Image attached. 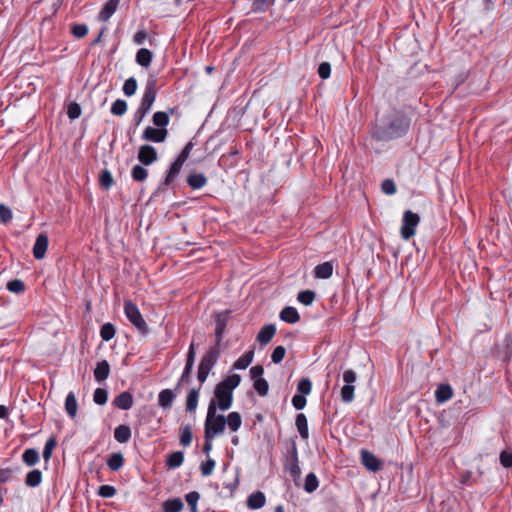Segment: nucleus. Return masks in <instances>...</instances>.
Listing matches in <instances>:
<instances>
[{
	"mask_svg": "<svg viewBox=\"0 0 512 512\" xmlns=\"http://www.w3.org/2000/svg\"><path fill=\"white\" fill-rule=\"evenodd\" d=\"M411 119L402 111L392 110L376 120L372 128V138L380 142H389L406 135Z\"/></svg>",
	"mask_w": 512,
	"mask_h": 512,
	"instance_id": "1",
	"label": "nucleus"
},
{
	"mask_svg": "<svg viewBox=\"0 0 512 512\" xmlns=\"http://www.w3.org/2000/svg\"><path fill=\"white\" fill-rule=\"evenodd\" d=\"M225 426V416L217 414L215 400H211L208 405L207 416L204 423V438L216 437L223 433Z\"/></svg>",
	"mask_w": 512,
	"mask_h": 512,
	"instance_id": "2",
	"label": "nucleus"
},
{
	"mask_svg": "<svg viewBox=\"0 0 512 512\" xmlns=\"http://www.w3.org/2000/svg\"><path fill=\"white\" fill-rule=\"evenodd\" d=\"M124 313L131 324L134 325L142 335H146L149 332V327L146 321L144 320L136 304H134L131 300H125Z\"/></svg>",
	"mask_w": 512,
	"mask_h": 512,
	"instance_id": "3",
	"label": "nucleus"
},
{
	"mask_svg": "<svg viewBox=\"0 0 512 512\" xmlns=\"http://www.w3.org/2000/svg\"><path fill=\"white\" fill-rule=\"evenodd\" d=\"M284 469L293 477L296 486L299 485L301 478V469L299 467L298 451L296 443L293 441L287 450V456L284 462Z\"/></svg>",
	"mask_w": 512,
	"mask_h": 512,
	"instance_id": "4",
	"label": "nucleus"
},
{
	"mask_svg": "<svg viewBox=\"0 0 512 512\" xmlns=\"http://www.w3.org/2000/svg\"><path fill=\"white\" fill-rule=\"evenodd\" d=\"M420 222L418 214L413 213L411 210H406L403 214L401 236L405 240H409L415 235L416 227Z\"/></svg>",
	"mask_w": 512,
	"mask_h": 512,
	"instance_id": "5",
	"label": "nucleus"
},
{
	"mask_svg": "<svg viewBox=\"0 0 512 512\" xmlns=\"http://www.w3.org/2000/svg\"><path fill=\"white\" fill-rule=\"evenodd\" d=\"M216 403V409L219 408L222 411L228 410L233 402V392L226 388L221 383H218L214 389V399Z\"/></svg>",
	"mask_w": 512,
	"mask_h": 512,
	"instance_id": "6",
	"label": "nucleus"
},
{
	"mask_svg": "<svg viewBox=\"0 0 512 512\" xmlns=\"http://www.w3.org/2000/svg\"><path fill=\"white\" fill-rule=\"evenodd\" d=\"M157 96L156 79L149 78L139 104V109L149 112Z\"/></svg>",
	"mask_w": 512,
	"mask_h": 512,
	"instance_id": "7",
	"label": "nucleus"
},
{
	"mask_svg": "<svg viewBox=\"0 0 512 512\" xmlns=\"http://www.w3.org/2000/svg\"><path fill=\"white\" fill-rule=\"evenodd\" d=\"M231 310H224L215 315V344L216 346H220L223 335L225 333V329L227 327L228 321L230 319Z\"/></svg>",
	"mask_w": 512,
	"mask_h": 512,
	"instance_id": "8",
	"label": "nucleus"
},
{
	"mask_svg": "<svg viewBox=\"0 0 512 512\" xmlns=\"http://www.w3.org/2000/svg\"><path fill=\"white\" fill-rule=\"evenodd\" d=\"M219 357H220L219 346L213 345L203 355L198 367L205 369L207 371H211L212 368L216 365Z\"/></svg>",
	"mask_w": 512,
	"mask_h": 512,
	"instance_id": "9",
	"label": "nucleus"
},
{
	"mask_svg": "<svg viewBox=\"0 0 512 512\" xmlns=\"http://www.w3.org/2000/svg\"><path fill=\"white\" fill-rule=\"evenodd\" d=\"M168 136L167 129L153 128L148 126L144 129L142 133V139L145 141L162 143L166 140Z\"/></svg>",
	"mask_w": 512,
	"mask_h": 512,
	"instance_id": "10",
	"label": "nucleus"
},
{
	"mask_svg": "<svg viewBox=\"0 0 512 512\" xmlns=\"http://www.w3.org/2000/svg\"><path fill=\"white\" fill-rule=\"evenodd\" d=\"M138 160L143 165H151L158 159L156 149L151 145H142L138 150Z\"/></svg>",
	"mask_w": 512,
	"mask_h": 512,
	"instance_id": "11",
	"label": "nucleus"
},
{
	"mask_svg": "<svg viewBox=\"0 0 512 512\" xmlns=\"http://www.w3.org/2000/svg\"><path fill=\"white\" fill-rule=\"evenodd\" d=\"M361 463L371 472H377L382 467V462L373 453L364 449L361 451Z\"/></svg>",
	"mask_w": 512,
	"mask_h": 512,
	"instance_id": "12",
	"label": "nucleus"
},
{
	"mask_svg": "<svg viewBox=\"0 0 512 512\" xmlns=\"http://www.w3.org/2000/svg\"><path fill=\"white\" fill-rule=\"evenodd\" d=\"M49 244L48 236L45 233H40L33 246V256L35 259L40 260L45 257Z\"/></svg>",
	"mask_w": 512,
	"mask_h": 512,
	"instance_id": "13",
	"label": "nucleus"
},
{
	"mask_svg": "<svg viewBox=\"0 0 512 512\" xmlns=\"http://www.w3.org/2000/svg\"><path fill=\"white\" fill-rule=\"evenodd\" d=\"M179 390L164 389L158 395V405L164 410H168L172 407L174 400L176 399Z\"/></svg>",
	"mask_w": 512,
	"mask_h": 512,
	"instance_id": "14",
	"label": "nucleus"
},
{
	"mask_svg": "<svg viewBox=\"0 0 512 512\" xmlns=\"http://www.w3.org/2000/svg\"><path fill=\"white\" fill-rule=\"evenodd\" d=\"M185 162L178 157L176 160L171 164L167 175L165 177L164 182L160 185L159 189H162V186H168L171 184V182L178 176V174L181 171V168Z\"/></svg>",
	"mask_w": 512,
	"mask_h": 512,
	"instance_id": "15",
	"label": "nucleus"
},
{
	"mask_svg": "<svg viewBox=\"0 0 512 512\" xmlns=\"http://www.w3.org/2000/svg\"><path fill=\"white\" fill-rule=\"evenodd\" d=\"M113 404L121 410H129L133 406V395L124 391L115 397Z\"/></svg>",
	"mask_w": 512,
	"mask_h": 512,
	"instance_id": "16",
	"label": "nucleus"
},
{
	"mask_svg": "<svg viewBox=\"0 0 512 512\" xmlns=\"http://www.w3.org/2000/svg\"><path fill=\"white\" fill-rule=\"evenodd\" d=\"M119 3L120 0H108L99 12L98 19L103 22L108 21L115 13Z\"/></svg>",
	"mask_w": 512,
	"mask_h": 512,
	"instance_id": "17",
	"label": "nucleus"
},
{
	"mask_svg": "<svg viewBox=\"0 0 512 512\" xmlns=\"http://www.w3.org/2000/svg\"><path fill=\"white\" fill-rule=\"evenodd\" d=\"M276 333V327L274 324H267L261 328L257 335V341L261 345L268 344Z\"/></svg>",
	"mask_w": 512,
	"mask_h": 512,
	"instance_id": "18",
	"label": "nucleus"
},
{
	"mask_svg": "<svg viewBox=\"0 0 512 512\" xmlns=\"http://www.w3.org/2000/svg\"><path fill=\"white\" fill-rule=\"evenodd\" d=\"M110 365L106 360L97 363L94 369V377L97 382H103L109 377Z\"/></svg>",
	"mask_w": 512,
	"mask_h": 512,
	"instance_id": "19",
	"label": "nucleus"
},
{
	"mask_svg": "<svg viewBox=\"0 0 512 512\" xmlns=\"http://www.w3.org/2000/svg\"><path fill=\"white\" fill-rule=\"evenodd\" d=\"M453 396L452 387L449 384H440L435 391V398L438 403H444Z\"/></svg>",
	"mask_w": 512,
	"mask_h": 512,
	"instance_id": "20",
	"label": "nucleus"
},
{
	"mask_svg": "<svg viewBox=\"0 0 512 512\" xmlns=\"http://www.w3.org/2000/svg\"><path fill=\"white\" fill-rule=\"evenodd\" d=\"M280 319L287 323H297L300 320V315L296 308L292 306H287L282 309L279 315Z\"/></svg>",
	"mask_w": 512,
	"mask_h": 512,
	"instance_id": "21",
	"label": "nucleus"
},
{
	"mask_svg": "<svg viewBox=\"0 0 512 512\" xmlns=\"http://www.w3.org/2000/svg\"><path fill=\"white\" fill-rule=\"evenodd\" d=\"M132 436L131 428L128 425L121 424L114 430V438L119 443H127Z\"/></svg>",
	"mask_w": 512,
	"mask_h": 512,
	"instance_id": "22",
	"label": "nucleus"
},
{
	"mask_svg": "<svg viewBox=\"0 0 512 512\" xmlns=\"http://www.w3.org/2000/svg\"><path fill=\"white\" fill-rule=\"evenodd\" d=\"M200 387L192 388L186 397V410L189 413H194L197 409L199 399Z\"/></svg>",
	"mask_w": 512,
	"mask_h": 512,
	"instance_id": "23",
	"label": "nucleus"
},
{
	"mask_svg": "<svg viewBox=\"0 0 512 512\" xmlns=\"http://www.w3.org/2000/svg\"><path fill=\"white\" fill-rule=\"evenodd\" d=\"M266 497L263 492L257 491L252 493L247 499V506L250 509H260L265 505Z\"/></svg>",
	"mask_w": 512,
	"mask_h": 512,
	"instance_id": "24",
	"label": "nucleus"
},
{
	"mask_svg": "<svg viewBox=\"0 0 512 512\" xmlns=\"http://www.w3.org/2000/svg\"><path fill=\"white\" fill-rule=\"evenodd\" d=\"M106 464L108 468L112 471H118L120 470L124 465V456L121 452H115L112 453L107 461Z\"/></svg>",
	"mask_w": 512,
	"mask_h": 512,
	"instance_id": "25",
	"label": "nucleus"
},
{
	"mask_svg": "<svg viewBox=\"0 0 512 512\" xmlns=\"http://www.w3.org/2000/svg\"><path fill=\"white\" fill-rule=\"evenodd\" d=\"M332 273L333 265L331 262H324L319 264L314 269L315 277L319 279H328L332 276Z\"/></svg>",
	"mask_w": 512,
	"mask_h": 512,
	"instance_id": "26",
	"label": "nucleus"
},
{
	"mask_svg": "<svg viewBox=\"0 0 512 512\" xmlns=\"http://www.w3.org/2000/svg\"><path fill=\"white\" fill-rule=\"evenodd\" d=\"M295 425L297 427V430L302 437V439L306 440L309 437V431H308V422L307 418L303 413H299L296 416Z\"/></svg>",
	"mask_w": 512,
	"mask_h": 512,
	"instance_id": "27",
	"label": "nucleus"
},
{
	"mask_svg": "<svg viewBox=\"0 0 512 512\" xmlns=\"http://www.w3.org/2000/svg\"><path fill=\"white\" fill-rule=\"evenodd\" d=\"M187 184L192 189H200L207 184V178L205 177L204 174L201 173L190 174L187 177Z\"/></svg>",
	"mask_w": 512,
	"mask_h": 512,
	"instance_id": "28",
	"label": "nucleus"
},
{
	"mask_svg": "<svg viewBox=\"0 0 512 512\" xmlns=\"http://www.w3.org/2000/svg\"><path fill=\"white\" fill-rule=\"evenodd\" d=\"M65 410L70 418L77 414L78 404L74 392H69L65 399Z\"/></svg>",
	"mask_w": 512,
	"mask_h": 512,
	"instance_id": "29",
	"label": "nucleus"
},
{
	"mask_svg": "<svg viewBox=\"0 0 512 512\" xmlns=\"http://www.w3.org/2000/svg\"><path fill=\"white\" fill-rule=\"evenodd\" d=\"M183 502L180 498H172L163 502V512H180L183 509Z\"/></svg>",
	"mask_w": 512,
	"mask_h": 512,
	"instance_id": "30",
	"label": "nucleus"
},
{
	"mask_svg": "<svg viewBox=\"0 0 512 512\" xmlns=\"http://www.w3.org/2000/svg\"><path fill=\"white\" fill-rule=\"evenodd\" d=\"M42 482V472L39 469L31 470L25 477V484L28 487H37Z\"/></svg>",
	"mask_w": 512,
	"mask_h": 512,
	"instance_id": "31",
	"label": "nucleus"
},
{
	"mask_svg": "<svg viewBox=\"0 0 512 512\" xmlns=\"http://www.w3.org/2000/svg\"><path fill=\"white\" fill-rule=\"evenodd\" d=\"M254 357V351L250 350L245 352L239 359H237L233 364V369H246L252 362Z\"/></svg>",
	"mask_w": 512,
	"mask_h": 512,
	"instance_id": "32",
	"label": "nucleus"
},
{
	"mask_svg": "<svg viewBox=\"0 0 512 512\" xmlns=\"http://www.w3.org/2000/svg\"><path fill=\"white\" fill-rule=\"evenodd\" d=\"M22 461L27 465V466H34L38 463L39 461V453L36 449L34 448H28L26 449L23 454H22Z\"/></svg>",
	"mask_w": 512,
	"mask_h": 512,
	"instance_id": "33",
	"label": "nucleus"
},
{
	"mask_svg": "<svg viewBox=\"0 0 512 512\" xmlns=\"http://www.w3.org/2000/svg\"><path fill=\"white\" fill-rule=\"evenodd\" d=\"M152 57L153 55L150 50L141 48L136 53V62L143 67H148L151 64Z\"/></svg>",
	"mask_w": 512,
	"mask_h": 512,
	"instance_id": "34",
	"label": "nucleus"
},
{
	"mask_svg": "<svg viewBox=\"0 0 512 512\" xmlns=\"http://www.w3.org/2000/svg\"><path fill=\"white\" fill-rule=\"evenodd\" d=\"M152 121L157 128L166 129L170 121L169 114L162 111L155 112L152 117Z\"/></svg>",
	"mask_w": 512,
	"mask_h": 512,
	"instance_id": "35",
	"label": "nucleus"
},
{
	"mask_svg": "<svg viewBox=\"0 0 512 512\" xmlns=\"http://www.w3.org/2000/svg\"><path fill=\"white\" fill-rule=\"evenodd\" d=\"M184 461V453L182 451H175L171 453L166 460V465L169 468H178Z\"/></svg>",
	"mask_w": 512,
	"mask_h": 512,
	"instance_id": "36",
	"label": "nucleus"
},
{
	"mask_svg": "<svg viewBox=\"0 0 512 512\" xmlns=\"http://www.w3.org/2000/svg\"><path fill=\"white\" fill-rule=\"evenodd\" d=\"M99 184H100L101 188L104 190H109L113 186L114 179L109 170L104 169L100 172Z\"/></svg>",
	"mask_w": 512,
	"mask_h": 512,
	"instance_id": "37",
	"label": "nucleus"
},
{
	"mask_svg": "<svg viewBox=\"0 0 512 512\" xmlns=\"http://www.w3.org/2000/svg\"><path fill=\"white\" fill-rule=\"evenodd\" d=\"M242 423L241 415L238 412H231L226 418V424L233 431L236 432Z\"/></svg>",
	"mask_w": 512,
	"mask_h": 512,
	"instance_id": "38",
	"label": "nucleus"
},
{
	"mask_svg": "<svg viewBox=\"0 0 512 512\" xmlns=\"http://www.w3.org/2000/svg\"><path fill=\"white\" fill-rule=\"evenodd\" d=\"M131 177L136 182H143L148 177V171L141 165H135L131 171Z\"/></svg>",
	"mask_w": 512,
	"mask_h": 512,
	"instance_id": "39",
	"label": "nucleus"
},
{
	"mask_svg": "<svg viewBox=\"0 0 512 512\" xmlns=\"http://www.w3.org/2000/svg\"><path fill=\"white\" fill-rule=\"evenodd\" d=\"M319 486V481L317 476L314 473H309L306 476L305 483H304V490L307 493L314 492Z\"/></svg>",
	"mask_w": 512,
	"mask_h": 512,
	"instance_id": "40",
	"label": "nucleus"
},
{
	"mask_svg": "<svg viewBox=\"0 0 512 512\" xmlns=\"http://www.w3.org/2000/svg\"><path fill=\"white\" fill-rule=\"evenodd\" d=\"M316 294L312 290H304L298 293L297 300L305 306H309L315 300Z\"/></svg>",
	"mask_w": 512,
	"mask_h": 512,
	"instance_id": "41",
	"label": "nucleus"
},
{
	"mask_svg": "<svg viewBox=\"0 0 512 512\" xmlns=\"http://www.w3.org/2000/svg\"><path fill=\"white\" fill-rule=\"evenodd\" d=\"M354 391H355V386L345 384L341 388V392H340L342 401L344 403H351L354 400Z\"/></svg>",
	"mask_w": 512,
	"mask_h": 512,
	"instance_id": "42",
	"label": "nucleus"
},
{
	"mask_svg": "<svg viewBox=\"0 0 512 512\" xmlns=\"http://www.w3.org/2000/svg\"><path fill=\"white\" fill-rule=\"evenodd\" d=\"M115 327L111 323H105L100 329V336L102 340L109 341L115 336Z\"/></svg>",
	"mask_w": 512,
	"mask_h": 512,
	"instance_id": "43",
	"label": "nucleus"
},
{
	"mask_svg": "<svg viewBox=\"0 0 512 512\" xmlns=\"http://www.w3.org/2000/svg\"><path fill=\"white\" fill-rule=\"evenodd\" d=\"M240 382L241 376L239 374H232L220 383L233 392V390L240 384Z\"/></svg>",
	"mask_w": 512,
	"mask_h": 512,
	"instance_id": "44",
	"label": "nucleus"
},
{
	"mask_svg": "<svg viewBox=\"0 0 512 512\" xmlns=\"http://www.w3.org/2000/svg\"><path fill=\"white\" fill-rule=\"evenodd\" d=\"M127 111V103L125 100L117 99L111 107V113L115 116H122Z\"/></svg>",
	"mask_w": 512,
	"mask_h": 512,
	"instance_id": "45",
	"label": "nucleus"
},
{
	"mask_svg": "<svg viewBox=\"0 0 512 512\" xmlns=\"http://www.w3.org/2000/svg\"><path fill=\"white\" fill-rule=\"evenodd\" d=\"M56 445H57V441H56L55 437H50L46 441L44 450L42 453L45 462H48L50 460V458L52 456V451L56 447Z\"/></svg>",
	"mask_w": 512,
	"mask_h": 512,
	"instance_id": "46",
	"label": "nucleus"
},
{
	"mask_svg": "<svg viewBox=\"0 0 512 512\" xmlns=\"http://www.w3.org/2000/svg\"><path fill=\"white\" fill-rule=\"evenodd\" d=\"M312 383L309 378H302L297 385L299 395L306 396L311 393Z\"/></svg>",
	"mask_w": 512,
	"mask_h": 512,
	"instance_id": "47",
	"label": "nucleus"
},
{
	"mask_svg": "<svg viewBox=\"0 0 512 512\" xmlns=\"http://www.w3.org/2000/svg\"><path fill=\"white\" fill-rule=\"evenodd\" d=\"M180 444L184 447H187L192 442V430L189 425H186L182 428L180 434Z\"/></svg>",
	"mask_w": 512,
	"mask_h": 512,
	"instance_id": "48",
	"label": "nucleus"
},
{
	"mask_svg": "<svg viewBox=\"0 0 512 512\" xmlns=\"http://www.w3.org/2000/svg\"><path fill=\"white\" fill-rule=\"evenodd\" d=\"M137 81L134 77L128 78L123 85V92L126 96L130 97L136 93Z\"/></svg>",
	"mask_w": 512,
	"mask_h": 512,
	"instance_id": "49",
	"label": "nucleus"
},
{
	"mask_svg": "<svg viewBox=\"0 0 512 512\" xmlns=\"http://www.w3.org/2000/svg\"><path fill=\"white\" fill-rule=\"evenodd\" d=\"M253 387L257 391V393L262 397L268 394L269 385L264 378L256 379L254 381Z\"/></svg>",
	"mask_w": 512,
	"mask_h": 512,
	"instance_id": "50",
	"label": "nucleus"
},
{
	"mask_svg": "<svg viewBox=\"0 0 512 512\" xmlns=\"http://www.w3.org/2000/svg\"><path fill=\"white\" fill-rule=\"evenodd\" d=\"M274 2L275 0H254L252 10L255 12H265Z\"/></svg>",
	"mask_w": 512,
	"mask_h": 512,
	"instance_id": "51",
	"label": "nucleus"
},
{
	"mask_svg": "<svg viewBox=\"0 0 512 512\" xmlns=\"http://www.w3.org/2000/svg\"><path fill=\"white\" fill-rule=\"evenodd\" d=\"M7 289L10 292H13V293H16V294H20V293L24 292L25 284L20 279H14V280H11V281H9L7 283Z\"/></svg>",
	"mask_w": 512,
	"mask_h": 512,
	"instance_id": "52",
	"label": "nucleus"
},
{
	"mask_svg": "<svg viewBox=\"0 0 512 512\" xmlns=\"http://www.w3.org/2000/svg\"><path fill=\"white\" fill-rule=\"evenodd\" d=\"M108 400V392L106 389L97 388L93 394V401L98 405L106 404Z\"/></svg>",
	"mask_w": 512,
	"mask_h": 512,
	"instance_id": "53",
	"label": "nucleus"
},
{
	"mask_svg": "<svg viewBox=\"0 0 512 512\" xmlns=\"http://www.w3.org/2000/svg\"><path fill=\"white\" fill-rule=\"evenodd\" d=\"M81 107L76 102H71L67 107V115L71 120H75L81 115Z\"/></svg>",
	"mask_w": 512,
	"mask_h": 512,
	"instance_id": "54",
	"label": "nucleus"
},
{
	"mask_svg": "<svg viewBox=\"0 0 512 512\" xmlns=\"http://www.w3.org/2000/svg\"><path fill=\"white\" fill-rule=\"evenodd\" d=\"M192 369H193V367L185 365L182 375L180 376V378L177 382L176 390H179L181 385L187 384L190 382Z\"/></svg>",
	"mask_w": 512,
	"mask_h": 512,
	"instance_id": "55",
	"label": "nucleus"
},
{
	"mask_svg": "<svg viewBox=\"0 0 512 512\" xmlns=\"http://www.w3.org/2000/svg\"><path fill=\"white\" fill-rule=\"evenodd\" d=\"M215 467V461L211 458H208L205 462H203L200 466V470L203 476H209L212 474Z\"/></svg>",
	"mask_w": 512,
	"mask_h": 512,
	"instance_id": "56",
	"label": "nucleus"
},
{
	"mask_svg": "<svg viewBox=\"0 0 512 512\" xmlns=\"http://www.w3.org/2000/svg\"><path fill=\"white\" fill-rule=\"evenodd\" d=\"M285 353H286L285 347H283V346L275 347V349L273 350L272 355H271L272 362L275 364L280 363L283 360Z\"/></svg>",
	"mask_w": 512,
	"mask_h": 512,
	"instance_id": "57",
	"label": "nucleus"
},
{
	"mask_svg": "<svg viewBox=\"0 0 512 512\" xmlns=\"http://www.w3.org/2000/svg\"><path fill=\"white\" fill-rule=\"evenodd\" d=\"M12 217L11 209L4 204H0V221L6 224L12 220Z\"/></svg>",
	"mask_w": 512,
	"mask_h": 512,
	"instance_id": "58",
	"label": "nucleus"
},
{
	"mask_svg": "<svg viewBox=\"0 0 512 512\" xmlns=\"http://www.w3.org/2000/svg\"><path fill=\"white\" fill-rule=\"evenodd\" d=\"M71 31L76 38H83L88 33V26L86 24H74Z\"/></svg>",
	"mask_w": 512,
	"mask_h": 512,
	"instance_id": "59",
	"label": "nucleus"
},
{
	"mask_svg": "<svg viewBox=\"0 0 512 512\" xmlns=\"http://www.w3.org/2000/svg\"><path fill=\"white\" fill-rule=\"evenodd\" d=\"M381 189L387 195L396 193V185L392 179H385L381 184Z\"/></svg>",
	"mask_w": 512,
	"mask_h": 512,
	"instance_id": "60",
	"label": "nucleus"
},
{
	"mask_svg": "<svg viewBox=\"0 0 512 512\" xmlns=\"http://www.w3.org/2000/svg\"><path fill=\"white\" fill-rule=\"evenodd\" d=\"M98 494L103 498H111L116 494V489L111 485H102L99 487Z\"/></svg>",
	"mask_w": 512,
	"mask_h": 512,
	"instance_id": "61",
	"label": "nucleus"
},
{
	"mask_svg": "<svg viewBox=\"0 0 512 512\" xmlns=\"http://www.w3.org/2000/svg\"><path fill=\"white\" fill-rule=\"evenodd\" d=\"M331 74V65L328 62L320 63L318 67V75L321 79H328Z\"/></svg>",
	"mask_w": 512,
	"mask_h": 512,
	"instance_id": "62",
	"label": "nucleus"
},
{
	"mask_svg": "<svg viewBox=\"0 0 512 512\" xmlns=\"http://www.w3.org/2000/svg\"><path fill=\"white\" fill-rule=\"evenodd\" d=\"M292 404L296 410H302L306 406V398L303 395L295 394L292 397Z\"/></svg>",
	"mask_w": 512,
	"mask_h": 512,
	"instance_id": "63",
	"label": "nucleus"
},
{
	"mask_svg": "<svg viewBox=\"0 0 512 512\" xmlns=\"http://www.w3.org/2000/svg\"><path fill=\"white\" fill-rule=\"evenodd\" d=\"M500 463L505 468L512 467V453L502 451L500 454Z\"/></svg>",
	"mask_w": 512,
	"mask_h": 512,
	"instance_id": "64",
	"label": "nucleus"
}]
</instances>
